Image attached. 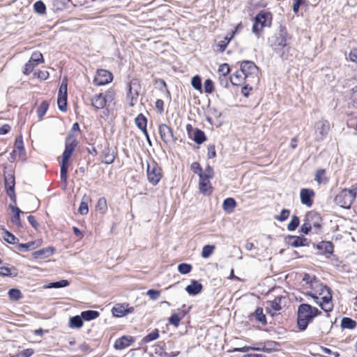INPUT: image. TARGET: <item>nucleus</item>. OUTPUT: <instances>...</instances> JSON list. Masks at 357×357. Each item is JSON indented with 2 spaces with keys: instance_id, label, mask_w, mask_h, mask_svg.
<instances>
[{
  "instance_id": "1",
  "label": "nucleus",
  "mask_w": 357,
  "mask_h": 357,
  "mask_svg": "<svg viewBox=\"0 0 357 357\" xmlns=\"http://www.w3.org/2000/svg\"><path fill=\"white\" fill-rule=\"evenodd\" d=\"M320 307L327 312L326 319L323 321L324 325L320 327L322 333H328L332 328V323L328 320V312L333 308L332 302V294L329 288H324V293H319L318 295L312 297Z\"/></svg>"
},
{
  "instance_id": "2",
  "label": "nucleus",
  "mask_w": 357,
  "mask_h": 357,
  "mask_svg": "<svg viewBox=\"0 0 357 357\" xmlns=\"http://www.w3.org/2000/svg\"><path fill=\"white\" fill-rule=\"evenodd\" d=\"M321 314V312L315 307L308 304H301L298 309L297 324L301 331L307 328L309 323L312 322L313 319Z\"/></svg>"
},
{
  "instance_id": "3",
  "label": "nucleus",
  "mask_w": 357,
  "mask_h": 357,
  "mask_svg": "<svg viewBox=\"0 0 357 357\" xmlns=\"http://www.w3.org/2000/svg\"><path fill=\"white\" fill-rule=\"evenodd\" d=\"M357 188L342 190L335 197V203L342 208H349L356 196Z\"/></svg>"
},
{
  "instance_id": "4",
  "label": "nucleus",
  "mask_w": 357,
  "mask_h": 357,
  "mask_svg": "<svg viewBox=\"0 0 357 357\" xmlns=\"http://www.w3.org/2000/svg\"><path fill=\"white\" fill-rule=\"evenodd\" d=\"M240 70L247 77V81L257 83L259 80V68L253 61H243L241 63Z\"/></svg>"
},
{
  "instance_id": "5",
  "label": "nucleus",
  "mask_w": 357,
  "mask_h": 357,
  "mask_svg": "<svg viewBox=\"0 0 357 357\" xmlns=\"http://www.w3.org/2000/svg\"><path fill=\"white\" fill-rule=\"evenodd\" d=\"M146 176L149 182L157 185L162 178V170L158 163L152 160L146 162Z\"/></svg>"
},
{
  "instance_id": "6",
  "label": "nucleus",
  "mask_w": 357,
  "mask_h": 357,
  "mask_svg": "<svg viewBox=\"0 0 357 357\" xmlns=\"http://www.w3.org/2000/svg\"><path fill=\"white\" fill-rule=\"evenodd\" d=\"M140 91V85L137 79H133L128 85V91L126 96L127 101L130 106H134L138 99Z\"/></svg>"
},
{
  "instance_id": "7",
  "label": "nucleus",
  "mask_w": 357,
  "mask_h": 357,
  "mask_svg": "<svg viewBox=\"0 0 357 357\" xmlns=\"http://www.w3.org/2000/svg\"><path fill=\"white\" fill-rule=\"evenodd\" d=\"M114 98V94L111 91H107L105 94L99 93L95 95L91 100V105L96 109H102L107 102L112 101Z\"/></svg>"
},
{
  "instance_id": "8",
  "label": "nucleus",
  "mask_w": 357,
  "mask_h": 357,
  "mask_svg": "<svg viewBox=\"0 0 357 357\" xmlns=\"http://www.w3.org/2000/svg\"><path fill=\"white\" fill-rule=\"evenodd\" d=\"M330 130V124L327 120L321 119L315 123V134L318 141L323 140Z\"/></svg>"
},
{
  "instance_id": "9",
  "label": "nucleus",
  "mask_w": 357,
  "mask_h": 357,
  "mask_svg": "<svg viewBox=\"0 0 357 357\" xmlns=\"http://www.w3.org/2000/svg\"><path fill=\"white\" fill-rule=\"evenodd\" d=\"M57 104L59 109L62 112L66 111L67 106V81L63 79L60 86L58 98H57Z\"/></svg>"
},
{
  "instance_id": "10",
  "label": "nucleus",
  "mask_w": 357,
  "mask_h": 357,
  "mask_svg": "<svg viewBox=\"0 0 357 357\" xmlns=\"http://www.w3.org/2000/svg\"><path fill=\"white\" fill-rule=\"evenodd\" d=\"M76 146V137L73 135L69 134L66 139V147L62 155L64 160H68L70 159Z\"/></svg>"
},
{
  "instance_id": "11",
  "label": "nucleus",
  "mask_w": 357,
  "mask_h": 357,
  "mask_svg": "<svg viewBox=\"0 0 357 357\" xmlns=\"http://www.w3.org/2000/svg\"><path fill=\"white\" fill-rule=\"evenodd\" d=\"M113 76L110 72L106 70L100 69L96 72L93 82L98 86H101L111 82Z\"/></svg>"
},
{
  "instance_id": "12",
  "label": "nucleus",
  "mask_w": 357,
  "mask_h": 357,
  "mask_svg": "<svg viewBox=\"0 0 357 357\" xmlns=\"http://www.w3.org/2000/svg\"><path fill=\"white\" fill-rule=\"evenodd\" d=\"M158 131L162 140L165 144L174 142L176 141V138L174 137L172 130L166 124H160L158 128Z\"/></svg>"
},
{
  "instance_id": "13",
  "label": "nucleus",
  "mask_w": 357,
  "mask_h": 357,
  "mask_svg": "<svg viewBox=\"0 0 357 357\" xmlns=\"http://www.w3.org/2000/svg\"><path fill=\"white\" fill-rule=\"evenodd\" d=\"M199 176V189L204 195H208L212 192V186L210 183L211 178H208L203 172H198Z\"/></svg>"
},
{
  "instance_id": "14",
  "label": "nucleus",
  "mask_w": 357,
  "mask_h": 357,
  "mask_svg": "<svg viewBox=\"0 0 357 357\" xmlns=\"http://www.w3.org/2000/svg\"><path fill=\"white\" fill-rule=\"evenodd\" d=\"M5 176V188L8 196L14 202H16V196L14 190L15 188V177L12 174H4Z\"/></svg>"
},
{
  "instance_id": "15",
  "label": "nucleus",
  "mask_w": 357,
  "mask_h": 357,
  "mask_svg": "<svg viewBox=\"0 0 357 357\" xmlns=\"http://www.w3.org/2000/svg\"><path fill=\"white\" fill-rule=\"evenodd\" d=\"M266 20L267 15L266 13L260 12L257 14L255 17L252 31L257 34L260 31H261L266 26Z\"/></svg>"
},
{
  "instance_id": "16",
  "label": "nucleus",
  "mask_w": 357,
  "mask_h": 357,
  "mask_svg": "<svg viewBox=\"0 0 357 357\" xmlns=\"http://www.w3.org/2000/svg\"><path fill=\"white\" fill-rule=\"evenodd\" d=\"M304 220L312 227V228L314 227L316 229H320L321 218L317 213L314 211L308 212Z\"/></svg>"
},
{
  "instance_id": "17",
  "label": "nucleus",
  "mask_w": 357,
  "mask_h": 357,
  "mask_svg": "<svg viewBox=\"0 0 357 357\" xmlns=\"http://www.w3.org/2000/svg\"><path fill=\"white\" fill-rule=\"evenodd\" d=\"M314 196V192L311 189L303 188L301 189L300 192L301 202L303 204L307 206H311L312 205V198Z\"/></svg>"
},
{
  "instance_id": "18",
  "label": "nucleus",
  "mask_w": 357,
  "mask_h": 357,
  "mask_svg": "<svg viewBox=\"0 0 357 357\" xmlns=\"http://www.w3.org/2000/svg\"><path fill=\"white\" fill-rule=\"evenodd\" d=\"M134 341L135 339L131 336H122L115 341L114 348L118 350L123 349L129 347Z\"/></svg>"
},
{
  "instance_id": "19",
  "label": "nucleus",
  "mask_w": 357,
  "mask_h": 357,
  "mask_svg": "<svg viewBox=\"0 0 357 357\" xmlns=\"http://www.w3.org/2000/svg\"><path fill=\"white\" fill-rule=\"evenodd\" d=\"M132 311L133 307L127 308L126 306L122 304L115 305L112 310L113 315L117 317H123Z\"/></svg>"
},
{
  "instance_id": "20",
  "label": "nucleus",
  "mask_w": 357,
  "mask_h": 357,
  "mask_svg": "<svg viewBox=\"0 0 357 357\" xmlns=\"http://www.w3.org/2000/svg\"><path fill=\"white\" fill-rule=\"evenodd\" d=\"M9 208L11 209L13 213V216L11 218L12 222L16 225L19 228H22V223L20 220V215L24 214V212L21 211L18 207L14 206H9Z\"/></svg>"
},
{
  "instance_id": "21",
  "label": "nucleus",
  "mask_w": 357,
  "mask_h": 357,
  "mask_svg": "<svg viewBox=\"0 0 357 357\" xmlns=\"http://www.w3.org/2000/svg\"><path fill=\"white\" fill-rule=\"evenodd\" d=\"M317 248L321 253L329 257L333 252V245L329 241H322L317 245Z\"/></svg>"
},
{
  "instance_id": "22",
  "label": "nucleus",
  "mask_w": 357,
  "mask_h": 357,
  "mask_svg": "<svg viewBox=\"0 0 357 357\" xmlns=\"http://www.w3.org/2000/svg\"><path fill=\"white\" fill-rule=\"evenodd\" d=\"M55 251V248L54 247L50 246L39 250L35 251L33 253V256L36 259H44L48 257H50L54 254Z\"/></svg>"
},
{
  "instance_id": "23",
  "label": "nucleus",
  "mask_w": 357,
  "mask_h": 357,
  "mask_svg": "<svg viewBox=\"0 0 357 357\" xmlns=\"http://www.w3.org/2000/svg\"><path fill=\"white\" fill-rule=\"evenodd\" d=\"M312 291L308 294L311 297L312 296L318 295L319 293H324V288H328L327 286L319 283L318 281L314 279V281H310Z\"/></svg>"
},
{
  "instance_id": "24",
  "label": "nucleus",
  "mask_w": 357,
  "mask_h": 357,
  "mask_svg": "<svg viewBox=\"0 0 357 357\" xmlns=\"http://www.w3.org/2000/svg\"><path fill=\"white\" fill-rule=\"evenodd\" d=\"M42 240L38 239L33 241H30L27 243H20L18 245L17 248L18 250H32L42 245Z\"/></svg>"
},
{
  "instance_id": "25",
  "label": "nucleus",
  "mask_w": 357,
  "mask_h": 357,
  "mask_svg": "<svg viewBox=\"0 0 357 357\" xmlns=\"http://www.w3.org/2000/svg\"><path fill=\"white\" fill-rule=\"evenodd\" d=\"M287 243L292 247H299L306 245L307 240L298 236H289L287 238Z\"/></svg>"
},
{
  "instance_id": "26",
  "label": "nucleus",
  "mask_w": 357,
  "mask_h": 357,
  "mask_svg": "<svg viewBox=\"0 0 357 357\" xmlns=\"http://www.w3.org/2000/svg\"><path fill=\"white\" fill-rule=\"evenodd\" d=\"M230 81L233 85L240 86L247 81V77L240 70L230 77Z\"/></svg>"
},
{
  "instance_id": "27",
  "label": "nucleus",
  "mask_w": 357,
  "mask_h": 357,
  "mask_svg": "<svg viewBox=\"0 0 357 357\" xmlns=\"http://www.w3.org/2000/svg\"><path fill=\"white\" fill-rule=\"evenodd\" d=\"M102 155V162L107 165L112 164L115 159L114 151L109 147H107L103 150Z\"/></svg>"
},
{
  "instance_id": "28",
  "label": "nucleus",
  "mask_w": 357,
  "mask_h": 357,
  "mask_svg": "<svg viewBox=\"0 0 357 357\" xmlns=\"http://www.w3.org/2000/svg\"><path fill=\"white\" fill-rule=\"evenodd\" d=\"M202 285L197 280H192L191 284L185 287V291L190 295H197L201 292Z\"/></svg>"
},
{
  "instance_id": "29",
  "label": "nucleus",
  "mask_w": 357,
  "mask_h": 357,
  "mask_svg": "<svg viewBox=\"0 0 357 357\" xmlns=\"http://www.w3.org/2000/svg\"><path fill=\"white\" fill-rule=\"evenodd\" d=\"M146 123L147 120L146 117L140 114L135 118V123L137 126L142 130V132L144 133L145 135H147V130H146Z\"/></svg>"
},
{
  "instance_id": "30",
  "label": "nucleus",
  "mask_w": 357,
  "mask_h": 357,
  "mask_svg": "<svg viewBox=\"0 0 357 357\" xmlns=\"http://www.w3.org/2000/svg\"><path fill=\"white\" fill-rule=\"evenodd\" d=\"M24 151V145L23 142L21 137H18L15 139V150L10 153V158L11 159L14 160V156L16 154H18L19 155L22 153Z\"/></svg>"
},
{
  "instance_id": "31",
  "label": "nucleus",
  "mask_w": 357,
  "mask_h": 357,
  "mask_svg": "<svg viewBox=\"0 0 357 357\" xmlns=\"http://www.w3.org/2000/svg\"><path fill=\"white\" fill-rule=\"evenodd\" d=\"M236 205V201L233 198H227L223 202L222 208L225 211L230 213L234 211Z\"/></svg>"
},
{
  "instance_id": "32",
  "label": "nucleus",
  "mask_w": 357,
  "mask_h": 357,
  "mask_svg": "<svg viewBox=\"0 0 357 357\" xmlns=\"http://www.w3.org/2000/svg\"><path fill=\"white\" fill-rule=\"evenodd\" d=\"M90 201L89 196L84 195L79 206V213L81 215H86L89 212L88 203Z\"/></svg>"
},
{
  "instance_id": "33",
  "label": "nucleus",
  "mask_w": 357,
  "mask_h": 357,
  "mask_svg": "<svg viewBox=\"0 0 357 357\" xmlns=\"http://www.w3.org/2000/svg\"><path fill=\"white\" fill-rule=\"evenodd\" d=\"M82 318L85 321H91L99 316V312L96 310H86L81 313Z\"/></svg>"
},
{
  "instance_id": "34",
  "label": "nucleus",
  "mask_w": 357,
  "mask_h": 357,
  "mask_svg": "<svg viewBox=\"0 0 357 357\" xmlns=\"http://www.w3.org/2000/svg\"><path fill=\"white\" fill-rule=\"evenodd\" d=\"M82 316H75L70 319L69 327L72 328H79L83 325Z\"/></svg>"
},
{
  "instance_id": "35",
  "label": "nucleus",
  "mask_w": 357,
  "mask_h": 357,
  "mask_svg": "<svg viewBox=\"0 0 357 357\" xmlns=\"http://www.w3.org/2000/svg\"><path fill=\"white\" fill-rule=\"evenodd\" d=\"M356 325V321L349 317H344L341 321V327L343 328L354 329Z\"/></svg>"
},
{
  "instance_id": "36",
  "label": "nucleus",
  "mask_w": 357,
  "mask_h": 357,
  "mask_svg": "<svg viewBox=\"0 0 357 357\" xmlns=\"http://www.w3.org/2000/svg\"><path fill=\"white\" fill-rule=\"evenodd\" d=\"M206 139L204 132L199 130L196 129L194 132L193 140L197 144H201Z\"/></svg>"
},
{
  "instance_id": "37",
  "label": "nucleus",
  "mask_w": 357,
  "mask_h": 357,
  "mask_svg": "<svg viewBox=\"0 0 357 357\" xmlns=\"http://www.w3.org/2000/svg\"><path fill=\"white\" fill-rule=\"evenodd\" d=\"M282 298L281 297H276L273 301H268L267 303L268 306L267 308H271L275 312L280 311L282 309L280 303H281Z\"/></svg>"
},
{
  "instance_id": "38",
  "label": "nucleus",
  "mask_w": 357,
  "mask_h": 357,
  "mask_svg": "<svg viewBox=\"0 0 357 357\" xmlns=\"http://www.w3.org/2000/svg\"><path fill=\"white\" fill-rule=\"evenodd\" d=\"M3 238L4 241L10 244H16L19 241L17 238L6 229L3 231Z\"/></svg>"
},
{
  "instance_id": "39",
  "label": "nucleus",
  "mask_w": 357,
  "mask_h": 357,
  "mask_svg": "<svg viewBox=\"0 0 357 357\" xmlns=\"http://www.w3.org/2000/svg\"><path fill=\"white\" fill-rule=\"evenodd\" d=\"M253 316L259 322H260L263 325H265L266 324V316L264 314L263 309L261 307H257L255 312H254Z\"/></svg>"
},
{
  "instance_id": "40",
  "label": "nucleus",
  "mask_w": 357,
  "mask_h": 357,
  "mask_svg": "<svg viewBox=\"0 0 357 357\" xmlns=\"http://www.w3.org/2000/svg\"><path fill=\"white\" fill-rule=\"evenodd\" d=\"M33 10L36 13L43 15L46 13V6L42 1H37L33 4Z\"/></svg>"
},
{
  "instance_id": "41",
  "label": "nucleus",
  "mask_w": 357,
  "mask_h": 357,
  "mask_svg": "<svg viewBox=\"0 0 357 357\" xmlns=\"http://www.w3.org/2000/svg\"><path fill=\"white\" fill-rule=\"evenodd\" d=\"M68 160H64L62 158V163L61 165V179L64 183L67 181Z\"/></svg>"
},
{
  "instance_id": "42",
  "label": "nucleus",
  "mask_w": 357,
  "mask_h": 357,
  "mask_svg": "<svg viewBox=\"0 0 357 357\" xmlns=\"http://www.w3.org/2000/svg\"><path fill=\"white\" fill-rule=\"evenodd\" d=\"M215 248V246L212 245L204 246L202 251V257L204 259L208 258L213 252Z\"/></svg>"
},
{
  "instance_id": "43",
  "label": "nucleus",
  "mask_w": 357,
  "mask_h": 357,
  "mask_svg": "<svg viewBox=\"0 0 357 357\" xmlns=\"http://www.w3.org/2000/svg\"><path fill=\"white\" fill-rule=\"evenodd\" d=\"M315 180L319 184L326 183L327 182V178L325 176V170L319 169L317 171L315 174Z\"/></svg>"
},
{
  "instance_id": "44",
  "label": "nucleus",
  "mask_w": 357,
  "mask_h": 357,
  "mask_svg": "<svg viewBox=\"0 0 357 357\" xmlns=\"http://www.w3.org/2000/svg\"><path fill=\"white\" fill-rule=\"evenodd\" d=\"M69 282L66 280H61L59 282H51L46 285V288H61L68 286Z\"/></svg>"
},
{
  "instance_id": "45",
  "label": "nucleus",
  "mask_w": 357,
  "mask_h": 357,
  "mask_svg": "<svg viewBox=\"0 0 357 357\" xmlns=\"http://www.w3.org/2000/svg\"><path fill=\"white\" fill-rule=\"evenodd\" d=\"M8 296L11 300L18 301L22 298V293L17 289H11L8 291Z\"/></svg>"
},
{
  "instance_id": "46",
  "label": "nucleus",
  "mask_w": 357,
  "mask_h": 357,
  "mask_svg": "<svg viewBox=\"0 0 357 357\" xmlns=\"http://www.w3.org/2000/svg\"><path fill=\"white\" fill-rule=\"evenodd\" d=\"M299 222H300L299 218L297 216H296V215L292 216L290 222L287 225L288 230L289 231L295 230L297 228V227L299 225Z\"/></svg>"
},
{
  "instance_id": "47",
  "label": "nucleus",
  "mask_w": 357,
  "mask_h": 357,
  "mask_svg": "<svg viewBox=\"0 0 357 357\" xmlns=\"http://www.w3.org/2000/svg\"><path fill=\"white\" fill-rule=\"evenodd\" d=\"M192 270V266L189 264L182 263L178 266V271L181 274H188Z\"/></svg>"
},
{
  "instance_id": "48",
  "label": "nucleus",
  "mask_w": 357,
  "mask_h": 357,
  "mask_svg": "<svg viewBox=\"0 0 357 357\" xmlns=\"http://www.w3.org/2000/svg\"><path fill=\"white\" fill-rule=\"evenodd\" d=\"M159 333L158 329H155L153 332L150 333L143 338L144 342H149L155 340L158 338Z\"/></svg>"
},
{
  "instance_id": "49",
  "label": "nucleus",
  "mask_w": 357,
  "mask_h": 357,
  "mask_svg": "<svg viewBox=\"0 0 357 357\" xmlns=\"http://www.w3.org/2000/svg\"><path fill=\"white\" fill-rule=\"evenodd\" d=\"M48 103L46 101H43L37 109V114L40 119H41L46 113L48 109Z\"/></svg>"
},
{
  "instance_id": "50",
  "label": "nucleus",
  "mask_w": 357,
  "mask_h": 357,
  "mask_svg": "<svg viewBox=\"0 0 357 357\" xmlns=\"http://www.w3.org/2000/svg\"><path fill=\"white\" fill-rule=\"evenodd\" d=\"M191 84L194 89L201 91L202 81H201V78L199 76H198V75L194 76L191 79Z\"/></svg>"
},
{
  "instance_id": "51",
  "label": "nucleus",
  "mask_w": 357,
  "mask_h": 357,
  "mask_svg": "<svg viewBox=\"0 0 357 357\" xmlns=\"http://www.w3.org/2000/svg\"><path fill=\"white\" fill-rule=\"evenodd\" d=\"M97 208L102 213H105L107 209L106 199L101 197L98 199L97 203Z\"/></svg>"
},
{
  "instance_id": "52",
  "label": "nucleus",
  "mask_w": 357,
  "mask_h": 357,
  "mask_svg": "<svg viewBox=\"0 0 357 357\" xmlns=\"http://www.w3.org/2000/svg\"><path fill=\"white\" fill-rule=\"evenodd\" d=\"M290 214V211L288 209H282L280 215L275 216V219L279 221L286 220Z\"/></svg>"
},
{
  "instance_id": "53",
  "label": "nucleus",
  "mask_w": 357,
  "mask_h": 357,
  "mask_svg": "<svg viewBox=\"0 0 357 357\" xmlns=\"http://www.w3.org/2000/svg\"><path fill=\"white\" fill-rule=\"evenodd\" d=\"M204 89L205 93H211L214 91L213 82L210 79H206L204 84Z\"/></svg>"
},
{
  "instance_id": "54",
  "label": "nucleus",
  "mask_w": 357,
  "mask_h": 357,
  "mask_svg": "<svg viewBox=\"0 0 357 357\" xmlns=\"http://www.w3.org/2000/svg\"><path fill=\"white\" fill-rule=\"evenodd\" d=\"M30 60L38 65L43 62V54L40 52H34L32 54Z\"/></svg>"
},
{
  "instance_id": "55",
  "label": "nucleus",
  "mask_w": 357,
  "mask_h": 357,
  "mask_svg": "<svg viewBox=\"0 0 357 357\" xmlns=\"http://www.w3.org/2000/svg\"><path fill=\"white\" fill-rule=\"evenodd\" d=\"M36 66V64L35 63H33L32 61L29 60L28 61V63H26L24 66V73L26 75H29V73H31L33 71V70Z\"/></svg>"
},
{
  "instance_id": "56",
  "label": "nucleus",
  "mask_w": 357,
  "mask_h": 357,
  "mask_svg": "<svg viewBox=\"0 0 357 357\" xmlns=\"http://www.w3.org/2000/svg\"><path fill=\"white\" fill-rule=\"evenodd\" d=\"M160 294V291L155 289H149L146 292V295L149 296L151 300H156L159 298Z\"/></svg>"
},
{
  "instance_id": "57",
  "label": "nucleus",
  "mask_w": 357,
  "mask_h": 357,
  "mask_svg": "<svg viewBox=\"0 0 357 357\" xmlns=\"http://www.w3.org/2000/svg\"><path fill=\"white\" fill-rule=\"evenodd\" d=\"M181 321V318L178 317L177 314H173L169 318V323L176 327H177L179 325Z\"/></svg>"
},
{
  "instance_id": "58",
  "label": "nucleus",
  "mask_w": 357,
  "mask_h": 357,
  "mask_svg": "<svg viewBox=\"0 0 357 357\" xmlns=\"http://www.w3.org/2000/svg\"><path fill=\"white\" fill-rule=\"evenodd\" d=\"M230 71L229 66L227 63L221 64L219 66L218 72L222 74V76H226Z\"/></svg>"
},
{
  "instance_id": "59",
  "label": "nucleus",
  "mask_w": 357,
  "mask_h": 357,
  "mask_svg": "<svg viewBox=\"0 0 357 357\" xmlns=\"http://www.w3.org/2000/svg\"><path fill=\"white\" fill-rule=\"evenodd\" d=\"M33 354V349H26L18 352L17 357H30Z\"/></svg>"
},
{
  "instance_id": "60",
  "label": "nucleus",
  "mask_w": 357,
  "mask_h": 357,
  "mask_svg": "<svg viewBox=\"0 0 357 357\" xmlns=\"http://www.w3.org/2000/svg\"><path fill=\"white\" fill-rule=\"evenodd\" d=\"M27 220L29 221V222L30 223V225L35 229H38V227H39V224L38 223V222L36 221V220L35 219V218L33 216V215H29L27 217Z\"/></svg>"
},
{
  "instance_id": "61",
  "label": "nucleus",
  "mask_w": 357,
  "mask_h": 357,
  "mask_svg": "<svg viewBox=\"0 0 357 357\" xmlns=\"http://www.w3.org/2000/svg\"><path fill=\"white\" fill-rule=\"evenodd\" d=\"M37 77L41 80H45L49 77V73L47 70H40L37 73Z\"/></svg>"
},
{
  "instance_id": "62",
  "label": "nucleus",
  "mask_w": 357,
  "mask_h": 357,
  "mask_svg": "<svg viewBox=\"0 0 357 357\" xmlns=\"http://www.w3.org/2000/svg\"><path fill=\"white\" fill-rule=\"evenodd\" d=\"M311 229H312V227L304 220V222L301 228V231L303 233L307 234H308V232L310 231Z\"/></svg>"
},
{
  "instance_id": "63",
  "label": "nucleus",
  "mask_w": 357,
  "mask_h": 357,
  "mask_svg": "<svg viewBox=\"0 0 357 357\" xmlns=\"http://www.w3.org/2000/svg\"><path fill=\"white\" fill-rule=\"evenodd\" d=\"M216 155L215 146L213 145L208 147V158H213Z\"/></svg>"
},
{
  "instance_id": "64",
  "label": "nucleus",
  "mask_w": 357,
  "mask_h": 357,
  "mask_svg": "<svg viewBox=\"0 0 357 357\" xmlns=\"http://www.w3.org/2000/svg\"><path fill=\"white\" fill-rule=\"evenodd\" d=\"M349 59L353 62L357 63V49H354L349 54Z\"/></svg>"
}]
</instances>
